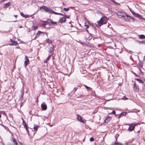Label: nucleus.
<instances>
[{"instance_id": "obj_1", "label": "nucleus", "mask_w": 145, "mask_h": 145, "mask_svg": "<svg viewBox=\"0 0 145 145\" xmlns=\"http://www.w3.org/2000/svg\"><path fill=\"white\" fill-rule=\"evenodd\" d=\"M40 10L43 9V10H44L45 11V12H49L50 13H51L52 10L51 9H50L49 7H47L45 6H42L40 7Z\"/></svg>"}, {"instance_id": "obj_2", "label": "nucleus", "mask_w": 145, "mask_h": 145, "mask_svg": "<svg viewBox=\"0 0 145 145\" xmlns=\"http://www.w3.org/2000/svg\"><path fill=\"white\" fill-rule=\"evenodd\" d=\"M105 17H102L100 19L99 21L97 22L98 23L100 26L106 23V21H105Z\"/></svg>"}, {"instance_id": "obj_3", "label": "nucleus", "mask_w": 145, "mask_h": 145, "mask_svg": "<svg viewBox=\"0 0 145 145\" xmlns=\"http://www.w3.org/2000/svg\"><path fill=\"white\" fill-rule=\"evenodd\" d=\"M117 15L119 18L123 19L125 16H127V14L123 12H119L117 14Z\"/></svg>"}, {"instance_id": "obj_4", "label": "nucleus", "mask_w": 145, "mask_h": 145, "mask_svg": "<svg viewBox=\"0 0 145 145\" xmlns=\"http://www.w3.org/2000/svg\"><path fill=\"white\" fill-rule=\"evenodd\" d=\"M131 19H132L133 20H134V19L133 18L127 15V16H125V17L123 19L125 20L126 22H129V21Z\"/></svg>"}, {"instance_id": "obj_5", "label": "nucleus", "mask_w": 145, "mask_h": 145, "mask_svg": "<svg viewBox=\"0 0 145 145\" xmlns=\"http://www.w3.org/2000/svg\"><path fill=\"white\" fill-rule=\"evenodd\" d=\"M42 109V110H45L47 109V106L46 105L44 102L41 105Z\"/></svg>"}, {"instance_id": "obj_6", "label": "nucleus", "mask_w": 145, "mask_h": 145, "mask_svg": "<svg viewBox=\"0 0 145 145\" xmlns=\"http://www.w3.org/2000/svg\"><path fill=\"white\" fill-rule=\"evenodd\" d=\"M29 59L26 56H25V60L24 62V66L26 67L29 64Z\"/></svg>"}, {"instance_id": "obj_7", "label": "nucleus", "mask_w": 145, "mask_h": 145, "mask_svg": "<svg viewBox=\"0 0 145 145\" xmlns=\"http://www.w3.org/2000/svg\"><path fill=\"white\" fill-rule=\"evenodd\" d=\"M23 124L27 132L28 133V135H29V133L28 130V126L26 123L25 122L24 120H23Z\"/></svg>"}, {"instance_id": "obj_8", "label": "nucleus", "mask_w": 145, "mask_h": 145, "mask_svg": "<svg viewBox=\"0 0 145 145\" xmlns=\"http://www.w3.org/2000/svg\"><path fill=\"white\" fill-rule=\"evenodd\" d=\"M131 12L135 17H138L139 18H140L141 17V16L140 15L138 14L135 13V12L133 11H131Z\"/></svg>"}, {"instance_id": "obj_9", "label": "nucleus", "mask_w": 145, "mask_h": 145, "mask_svg": "<svg viewBox=\"0 0 145 145\" xmlns=\"http://www.w3.org/2000/svg\"><path fill=\"white\" fill-rule=\"evenodd\" d=\"M10 41L12 42L9 45H16L18 44L17 42L16 41H13L12 39H10Z\"/></svg>"}, {"instance_id": "obj_10", "label": "nucleus", "mask_w": 145, "mask_h": 145, "mask_svg": "<svg viewBox=\"0 0 145 145\" xmlns=\"http://www.w3.org/2000/svg\"><path fill=\"white\" fill-rule=\"evenodd\" d=\"M10 5V3L8 2L6 3H4L3 4V7L5 8H6L9 7Z\"/></svg>"}, {"instance_id": "obj_11", "label": "nucleus", "mask_w": 145, "mask_h": 145, "mask_svg": "<svg viewBox=\"0 0 145 145\" xmlns=\"http://www.w3.org/2000/svg\"><path fill=\"white\" fill-rule=\"evenodd\" d=\"M66 19L64 17H62L60 20L59 22L62 23L63 22H65Z\"/></svg>"}, {"instance_id": "obj_12", "label": "nucleus", "mask_w": 145, "mask_h": 145, "mask_svg": "<svg viewBox=\"0 0 145 145\" xmlns=\"http://www.w3.org/2000/svg\"><path fill=\"white\" fill-rule=\"evenodd\" d=\"M111 119V117L108 116L107 118H106L104 121L105 123H108Z\"/></svg>"}, {"instance_id": "obj_13", "label": "nucleus", "mask_w": 145, "mask_h": 145, "mask_svg": "<svg viewBox=\"0 0 145 145\" xmlns=\"http://www.w3.org/2000/svg\"><path fill=\"white\" fill-rule=\"evenodd\" d=\"M77 119L79 121L81 122H83V120H82V117L79 115L78 116Z\"/></svg>"}, {"instance_id": "obj_14", "label": "nucleus", "mask_w": 145, "mask_h": 145, "mask_svg": "<svg viewBox=\"0 0 145 145\" xmlns=\"http://www.w3.org/2000/svg\"><path fill=\"white\" fill-rule=\"evenodd\" d=\"M126 113L125 112H121L120 114V116L118 117V118H119L120 117L124 116L126 115Z\"/></svg>"}, {"instance_id": "obj_15", "label": "nucleus", "mask_w": 145, "mask_h": 145, "mask_svg": "<svg viewBox=\"0 0 145 145\" xmlns=\"http://www.w3.org/2000/svg\"><path fill=\"white\" fill-rule=\"evenodd\" d=\"M52 47H50L49 50L50 52L51 53L53 52V51H54V46L53 45H52Z\"/></svg>"}, {"instance_id": "obj_16", "label": "nucleus", "mask_w": 145, "mask_h": 145, "mask_svg": "<svg viewBox=\"0 0 145 145\" xmlns=\"http://www.w3.org/2000/svg\"><path fill=\"white\" fill-rule=\"evenodd\" d=\"M20 14H21V15L23 16V17L25 18H28L29 17V16L28 15H25L23 14L22 12H20Z\"/></svg>"}, {"instance_id": "obj_17", "label": "nucleus", "mask_w": 145, "mask_h": 145, "mask_svg": "<svg viewBox=\"0 0 145 145\" xmlns=\"http://www.w3.org/2000/svg\"><path fill=\"white\" fill-rule=\"evenodd\" d=\"M135 125L134 126H130L129 127L128 129V130L130 131H131L132 130H133L134 128H135Z\"/></svg>"}, {"instance_id": "obj_18", "label": "nucleus", "mask_w": 145, "mask_h": 145, "mask_svg": "<svg viewBox=\"0 0 145 145\" xmlns=\"http://www.w3.org/2000/svg\"><path fill=\"white\" fill-rule=\"evenodd\" d=\"M138 36L141 39H144L145 38V36L143 35H139Z\"/></svg>"}, {"instance_id": "obj_19", "label": "nucleus", "mask_w": 145, "mask_h": 145, "mask_svg": "<svg viewBox=\"0 0 145 145\" xmlns=\"http://www.w3.org/2000/svg\"><path fill=\"white\" fill-rule=\"evenodd\" d=\"M52 56V55H50L47 58V59H46V60H45L44 61V63H47L48 61V60L49 59H50L51 56Z\"/></svg>"}, {"instance_id": "obj_20", "label": "nucleus", "mask_w": 145, "mask_h": 145, "mask_svg": "<svg viewBox=\"0 0 145 145\" xmlns=\"http://www.w3.org/2000/svg\"><path fill=\"white\" fill-rule=\"evenodd\" d=\"M112 145H123V144L121 143L116 142L114 143Z\"/></svg>"}, {"instance_id": "obj_21", "label": "nucleus", "mask_w": 145, "mask_h": 145, "mask_svg": "<svg viewBox=\"0 0 145 145\" xmlns=\"http://www.w3.org/2000/svg\"><path fill=\"white\" fill-rule=\"evenodd\" d=\"M38 126L36 125H35L34 127V129L35 131H37L38 129Z\"/></svg>"}, {"instance_id": "obj_22", "label": "nucleus", "mask_w": 145, "mask_h": 145, "mask_svg": "<svg viewBox=\"0 0 145 145\" xmlns=\"http://www.w3.org/2000/svg\"><path fill=\"white\" fill-rule=\"evenodd\" d=\"M12 140L13 141V143H14L16 145H17L18 144H17V142L16 140L15 139L12 138Z\"/></svg>"}, {"instance_id": "obj_23", "label": "nucleus", "mask_w": 145, "mask_h": 145, "mask_svg": "<svg viewBox=\"0 0 145 145\" xmlns=\"http://www.w3.org/2000/svg\"><path fill=\"white\" fill-rule=\"evenodd\" d=\"M136 80L139 83L142 84L144 83V82L141 80L138 79H136Z\"/></svg>"}, {"instance_id": "obj_24", "label": "nucleus", "mask_w": 145, "mask_h": 145, "mask_svg": "<svg viewBox=\"0 0 145 145\" xmlns=\"http://www.w3.org/2000/svg\"><path fill=\"white\" fill-rule=\"evenodd\" d=\"M46 42L48 43H50L52 42V40L49 39H47L46 40Z\"/></svg>"}, {"instance_id": "obj_25", "label": "nucleus", "mask_w": 145, "mask_h": 145, "mask_svg": "<svg viewBox=\"0 0 145 145\" xmlns=\"http://www.w3.org/2000/svg\"><path fill=\"white\" fill-rule=\"evenodd\" d=\"M47 20H50V21L51 22V23L52 24H57L56 22H54L53 21H52V20L51 19L49 20V19H48Z\"/></svg>"}, {"instance_id": "obj_26", "label": "nucleus", "mask_w": 145, "mask_h": 145, "mask_svg": "<svg viewBox=\"0 0 145 145\" xmlns=\"http://www.w3.org/2000/svg\"><path fill=\"white\" fill-rule=\"evenodd\" d=\"M51 13V14L54 13V14H58V15H59V13H58L55 12L52 10Z\"/></svg>"}, {"instance_id": "obj_27", "label": "nucleus", "mask_w": 145, "mask_h": 145, "mask_svg": "<svg viewBox=\"0 0 145 145\" xmlns=\"http://www.w3.org/2000/svg\"><path fill=\"white\" fill-rule=\"evenodd\" d=\"M43 33V32L38 31V32L36 34V35H38V36L39 37V35H40V34Z\"/></svg>"}, {"instance_id": "obj_28", "label": "nucleus", "mask_w": 145, "mask_h": 145, "mask_svg": "<svg viewBox=\"0 0 145 145\" xmlns=\"http://www.w3.org/2000/svg\"><path fill=\"white\" fill-rule=\"evenodd\" d=\"M44 23L43 24V25H47L48 24V22L46 21H43Z\"/></svg>"}, {"instance_id": "obj_29", "label": "nucleus", "mask_w": 145, "mask_h": 145, "mask_svg": "<svg viewBox=\"0 0 145 145\" xmlns=\"http://www.w3.org/2000/svg\"><path fill=\"white\" fill-rule=\"evenodd\" d=\"M32 28L34 30H36L38 28V27L37 26H33L32 27Z\"/></svg>"}, {"instance_id": "obj_30", "label": "nucleus", "mask_w": 145, "mask_h": 145, "mask_svg": "<svg viewBox=\"0 0 145 145\" xmlns=\"http://www.w3.org/2000/svg\"><path fill=\"white\" fill-rule=\"evenodd\" d=\"M63 10H64L66 11H68L69 10V8H63Z\"/></svg>"}, {"instance_id": "obj_31", "label": "nucleus", "mask_w": 145, "mask_h": 145, "mask_svg": "<svg viewBox=\"0 0 145 145\" xmlns=\"http://www.w3.org/2000/svg\"><path fill=\"white\" fill-rule=\"evenodd\" d=\"M116 113V112L114 110H113L111 113H110V114H115Z\"/></svg>"}, {"instance_id": "obj_32", "label": "nucleus", "mask_w": 145, "mask_h": 145, "mask_svg": "<svg viewBox=\"0 0 145 145\" xmlns=\"http://www.w3.org/2000/svg\"><path fill=\"white\" fill-rule=\"evenodd\" d=\"M85 26L86 27V29H88L89 28V25H86V23H85Z\"/></svg>"}, {"instance_id": "obj_33", "label": "nucleus", "mask_w": 145, "mask_h": 145, "mask_svg": "<svg viewBox=\"0 0 145 145\" xmlns=\"http://www.w3.org/2000/svg\"><path fill=\"white\" fill-rule=\"evenodd\" d=\"M90 140L91 141H93L94 140V139L93 138L91 137L90 138Z\"/></svg>"}, {"instance_id": "obj_34", "label": "nucleus", "mask_w": 145, "mask_h": 145, "mask_svg": "<svg viewBox=\"0 0 145 145\" xmlns=\"http://www.w3.org/2000/svg\"><path fill=\"white\" fill-rule=\"evenodd\" d=\"M64 16H65V17H66L67 18H69V16L66 15H64Z\"/></svg>"}, {"instance_id": "obj_35", "label": "nucleus", "mask_w": 145, "mask_h": 145, "mask_svg": "<svg viewBox=\"0 0 145 145\" xmlns=\"http://www.w3.org/2000/svg\"><path fill=\"white\" fill-rule=\"evenodd\" d=\"M77 89V88H74L73 89V90L74 91V92L76 91Z\"/></svg>"}, {"instance_id": "obj_36", "label": "nucleus", "mask_w": 145, "mask_h": 145, "mask_svg": "<svg viewBox=\"0 0 145 145\" xmlns=\"http://www.w3.org/2000/svg\"><path fill=\"white\" fill-rule=\"evenodd\" d=\"M112 2H113L115 4H118V3H117L115 1H113Z\"/></svg>"}, {"instance_id": "obj_37", "label": "nucleus", "mask_w": 145, "mask_h": 145, "mask_svg": "<svg viewBox=\"0 0 145 145\" xmlns=\"http://www.w3.org/2000/svg\"><path fill=\"white\" fill-rule=\"evenodd\" d=\"M85 86L87 89H89L90 88L89 87H88L86 85H85Z\"/></svg>"}, {"instance_id": "obj_38", "label": "nucleus", "mask_w": 145, "mask_h": 145, "mask_svg": "<svg viewBox=\"0 0 145 145\" xmlns=\"http://www.w3.org/2000/svg\"><path fill=\"white\" fill-rule=\"evenodd\" d=\"M123 99L124 100H126L128 99L125 97H123Z\"/></svg>"}, {"instance_id": "obj_39", "label": "nucleus", "mask_w": 145, "mask_h": 145, "mask_svg": "<svg viewBox=\"0 0 145 145\" xmlns=\"http://www.w3.org/2000/svg\"><path fill=\"white\" fill-rule=\"evenodd\" d=\"M88 38V37H86L85 38V40L86 41Z\"/></svg>"}, {"instance_id": "obj_40", "label": "nucleus", "mask_w": 145, "mask_h": 145, "mask_svg": "<svg viewBox=\"0 0 145 145\" xmlns=\"http://www.w3.org/2000/svg\"><path fill=\"white\" fill-rule=\"evenodd\" d=\"M59 15H62V16H64L65 15H64L62 14H61V13H59Z\"/></svg>"}, {"instance_id": "obj_41", "label": "nucleus", "mask_w": 145, "mask_h": 145, "mask_svg": "<svg viewBox=\"0 0 145 145\" xmlns=\"http://www.w3.org/2000/svg\"><path fill=\"white\" fill-rule=\"evenodd\" d=\"M37 37H38V35H36V36H35V38H34V39H33V40H35V39H36V38Z\"/></svg>"}, {"instance_id": "obj_42", "label": "nucleus", "mask_w": 145, "mask_h": 145, "mask_svg": "<svg viewBox=\"0 0 145 145\" xmlns=\"http://www.w3.org/2000/svg\"><path fill=\"white\" fill-rule=\"evenodd\" d=\"M136 86V84H134V88H135Z\"/></svg>"}, {"instance_id": "obj_43", "label": "nucleus", "mask_w": 145, "mask_h": 145, "mask_svg": "<svg viewBox=\"0 0 145 145\" xmlns=\"http://www.w3.org/2000/svg\"><path fill=\"white\" fill-rule=\"evenodd\" d=\"M129 9L131 12V11H133L132 10V9L131 8H129Z\"/></svg>"}, {"instance_id": "obj_44", "label": "nucleus", "mask_w": 145, "mask_h": 145, "mask_svg": "<svg viewBox=\"0 0 145 145\" xmlns=\"http://www.w3.org/2000/svg\"><path fill=\"white\" fill-rule=\"evenodd\" d=\"M14 16L16 18L17 17V15H14Z\"/></svg>"}, {"instance_id": "obj_45", "label": "nucleus", "mask_w": 145, "mask_h": 145, "mask_svg": "<svg viewBox=\"0 0 145 145\" xmlns=\"http://www.w3.org/2000/svg\"><path fill=\"white\" fill-rule=\"evenodd\" d=\"M134 74L135 75H137V74H136L135 73H134Z\"/></svg>"}, {"instance_id": "obj_46", "label": "nucleus", "mask_w": 145, "mask_h": 145, "mask_svg": "<svg viewBox=\"0 0 145 145\" xmlns=\"http://www.w3.org/2000/svg\"><path fill=\"white\" fill-rule=\"evenodd\" d=\"M63 5H65V4L64 3H63Z\"/></svg>"}, {"instance_id": "obj_47", "label": "nucleus", "mask_w": 145, "mask_h": 145, "mask_svg": "<svg viewBox=\"0 0 145 145\" xmlns=\"http://www.w3.org/2000/svg\"><path fill=\"white\" fill-rule=\"evenodd\" d=\"M22 93V96H23V93Z\"/></svg>"}, {"instance_id": "obj_48", "label": "nucleus", "mask_w": 145, "mask_h": 145, "mask_svg": "<svg viewBox=\"0 0 145 145\" xmlns=\"http://www.w3.org/2000/svg\"><path fill=\"white\" fill-rule=\"evenodd\" d=\"M1 115H0V118H1Z\"/></svg>"}, {"instance_id": "obj_49", "label": "nucleus", "mask_w": 145, "mask_h": 145, "mask_svg": "<svg viewBox=\"0 0 145 145\" xmlns=\"http://www.w3.org/2000/svg\"><path fill=\"white\" fill-rule=\"evenodd\" d=\"M8 145H11L10 144H8ZM11 145H12V144Z\"/></svg>"}]
</instances>
